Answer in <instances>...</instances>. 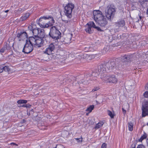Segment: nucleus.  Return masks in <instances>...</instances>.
Returning <instances> with one entry per match:
<instances>
[{
  "label": "nucleus",
  "instance_id": "f257e3e1",
  "mask_svg": "<svg viewBox=\"0 0 148 148\" xmlns=\"http://www.w3.org/2000/svg\"><path fill=\"white\" fill-rule=\"evenodd\" d=\"M94 18L95 22L102 28H105L108 22L105 16L99 10H95L93 11Z\"/></svg>",
  "mask_w": 148,
  "mask_h": 148
},
{
  "label": "nucleus",
  "instance_id": "f03ea898",
  "mask_svg": "<svg viewBox=\"0 0 148 148\" xmlns=\"http://www.w3.org/2000/svg\"><path fill=\"white\" fill-rule=\"evenodd\" d=\"M55 22L53 17L50 16H46L40 17L38 23L41 27L45 28L52 26Z\"/></svg>",
  "mask_w": 148,
  "mask_h": 148
},
{
  "label": "nucleus",
  "instance_id": "7ed1b4c3",
  "mask_svg": "<svg viewBox=\"0 0 148 148\" xmlns=\"http://www.w3.org/2000/svg\"><path fill=\"white\" fill-rule=\"evenodd\" d=\"M114 65V62H104L103 64H101L99 65L98 66V73L96 72L95 73V72L92 73V75H99V74H101V76L103 75V74H105V73L106 72V69L107 67L108 70H111V66H113Z\"/></svg>",
  "mask_w": 148,
  "mask_h": 148
},
{
  "label": "nucleus",
  "instance_id": "20e7f679",
  "mask_svg": "<svg viewBox=\"0 0 148 148\" xmlns=\"http://www.w3.org/2000/svg\"><path fill=\"white\" fill-rule=\"evenodd\" d=\"M44 34L39 36H30L28 38V40L30 43L33 44L35 46L40 47L43 45L44 42L43 38L45 37Z\"/></svg>",
  "mask_w": 148,
  "mask_h": 148
},
{
  "label": "nucleus",
  "instance_id": "39448f33",
  "mask_svg": "<svg viewBox=\"0 0 148 148\" xmlns=\"http://www.w3.org/2000/svg\"><path fill=\"white\" fill-rule=\"evenodd\" d=\"M49 35L53 39L58 40L61 37V34L56 26H52L50 29Z\"/></svg>",
  "mask_w": 148,
  "mask_h": 148
},
{
  "label": "nucleus",
  "instance_id": "423d86ee",
  "mask_svg": "<svg viewBox=\"0 0 148 148\" xmlns=\"http://www.w3.org/2000/svg\"><path fill=\"white\" fill-rule=\"evenodd\" d=\"M116 12L115 7L113 5H108L105 10V15L108 19L114 17Z\"/></svg>",
  "mask_w": 148,
  "mask_h": 148
},
{
  "label": "nucleus",
  "instance_id": "0eeeda50",
  "mask_svg": "<svg viewBox=\"0 0 148 148\" xmlns=\"http://www.w3.org/2000/svg\"><path fill=\"white\" fill-rule=\"evenodd\" d=\"M74 6L73 4L70 3H68L64 8V14L68 19H70L72 17V12Z\"/></svg>",
  "mask_w": 148,
  "mask_h": 148
},
{
  "label": "nucleus",
  "instance_id": "6e6552de",
  "mask_svg": "<svg viewBox=\"0 0 148 148\" xmlns=\"http://www.w3.org/2000/svg\"><path fill=\"white\" fill-rule=\"evenodd\" d=\"M101 78L104 81L109 83H116L117 82V79L114 75L108 76L105 74H103L101 76Z\"/></svg>",
  "mask_w": 148,
  "mask_h": 148
},
{
  "label": "nucleus",
  "instance_id": "1a4fd4ad",
  "mask_svg": "<svg viewBox=\"0 0 148 148\" xmlns=\"http://www.w3.org/2000/svg\"><path fill=\"white\" fill-rule=\"evenodd\" d=\"M33 49V44L28 43L27 40L22 50V52L25 54H29L31 53Z\"/></svg>",
  "mask_w": 148,
  "mask_h": 148
},
{
  "label": "nucleus",
  "instance_id": "9d476101",
  "mask_svg": "<svg viewBox=\"0 0 148 148\" xmlns=\"http://www.w3.org/2000/svg\"><path fill=\"white\" fill-rule=\"evenodd\" d=\"M110 62H114V66H111V70L112 71H116V70H121L125 67L124 63L122 62H121L117 64H116L115 62L114 61H111Z\"/></svg>",
  "mask_w": 148,
  "mask_h": 148
},
{
  "label": "nucleus",
  "instance_id": "9b49d317",
  "mask_svg": "<svg viewBox=\"0 0 148 148\" xmlns=\"http://www.w3.org/2000/svg\"><path fill=\"white\" fill-rule=\"evenodd\" d=\"M141 109L142 117H145L148 115V101H146L143 103Z\"/></svg>",
  "mask_w": 148,
  "mask_h": 148
},
{
  "label": "nucleus",
  "instance_id": "f8f14e48",
  "mask_svg": "<svg viewBox=\"0 0 148 148\" xmlns=\"http://www.w3.org/2000/svg\"><path fill=\"white\" fill-rule=\"evenodd\" d=\"M55 47V46L53 44L51 43L48 45L45 50L43 51V52L44 53L50 55L51 54H53L52 52H54Z\"/></svg>",
  "mask_w": 148,
  "mask_h": 148
},
{
  "label": "nucleus",
  "instance_id": "ddd939ff",
  "mask_svg": "<svg viewBox=\"0 0 148 148\" xmlns=\"http://www.w3.org/2000/svg\"><path fill=\"white\" fill-rule=\"evenodd\" d=\"M43 31L44 29H34L32 32L33 34V36H41L42 33L44 34Z\"/></svg>",
  "mask_w": 148,
  "mask_h": 148
},
{
  "label": "nucleus",
  "instance_id": "4468645a",
  "mask_svg": "<svg viewBox=\"0 0 148 148\" xmlns=\"http://www.w3.org/2000/svg\"><path fill=\"white\" fill-rule=\"evenodd\" d=\"M133 57V55H125L121 56V60L122 62L124 63L125 62H128L132 60Z\"/></svg>",
  "mask_w": 148,
  "mask_h": 148
},
{
  "label": "nucleus",
  "instance_id": "2eb2a0df",
  "mask_svg": "<svg viewBox=\"0 0 148 148\" xmlns=\"http://www.w3.org/2000/svg\"><path fill=\"white\" fill-rule=\"evenodd\" d=\"M121 40H123L125 42V45L130 44L132 43V41L127 39L128 38V35L126 34H123L121 35Z\"/></svg>",
  "mask_w": 148,
  "mask_h": 148
},
{
  "label": "nucleus",
  "instance_id": "dca6fc26",
  "mask_svg": "<svg viewBox=\"0 0 148 148\" xmlns=\"http://www.w3.org/2000/svg\"><path fill=\"white\" fill-rule=\"evenodd\" d=\"M125 22L124 20H121L115 23V25L116 27V29H118L117 27L119 28L124 26Z\"/></svg>",
  "mask_w": 148,
  "mask_h": 148
},
{
  "label": "nucleus",
  "instance_id": "f3484780",
  "mask_svg": "<svg viewBox=\"0 0 148 148\" xmlns=\"http://www.w3.org/2000/svg\"><path fill=\"white\" fill-rule=\"evenodd\" d=\"M27 102V101L25 100H19L17 101V103L18 104H23L21 106L23 107H25V104Z\"/></svg>",
  "mask_w": 148,
  "mask_h": 148
},
{
  "label": "nucleus",
  "instance_id": "a211bd4d",
  "mask_svg": "<svg viewBox=\"0 0 148 148\" xmlns=\"http://www.w3.org/2000/svg\"><path fill=\"white\" fill-rule=\"evenodd\" d=\"M85 30L87 33L90 34L92 33L93 32V30H92V28L86 25L85 26Z\"/></svg>",
  "mask_w": 148,
  "mask_h": 148
},
{
  "label": "nucleus",
  "instance_id": "6ab92c4d",
  "mask_svg": "<svg viewBox=\"0 0 148 148\" xmlns=\"http://www.w3.org/2000/svg\"><path fill=\"white\" fill-rule=\"evenodd\" d=\"M30 15L29 13H26L24 15L22 16L20 18V20L23 21L26 20Z\"/></svg>",
  "mask_w": 148,
  "mask_h": 148
},
{
  "label": "nucleus",
  "instance_id": "aec40b11",
  "mask_svg": "<svg viewBox=\"0 0 148 148\" xmlns=\"http://www.w3.org/2000/svg\"><path fill=\"white\" fill-rule=\"evenodd\" d=\"M104 124V122L103 121H99L97 124H96L95 128L98 129L101 127Z\"/></svg>",
  "mask_w": 148,
  "mask_h": 148
},
{
  "label": "nucleus",
  "instance_id": "412c9836",
  "mask_svg": "<svg viewBox=\"0 0 148 148\" xmlns=\"http://www.w3.org/2000/svg\"><path fill=\"white\" fill-rule=\"evenodd\" d=\"M133 123L131 122H129L128 123V127L129 130L130 131H132L133 130Z\"/></svg>",
  "mask_w": 148,
  "mask_h": 148
},
{
  "label": "nucleus",
  "instance_id": "4be33fe9",
  "mask_svg": "<svg viewBox=\"0 0 148 148\" xmlns=\"http://www.w3.org/2000/svg\"><path fill=\"white\" fill-rule=\"evenodd\" d=\"M86 25L92 28V27L94 28L95 26V23L92 21L90 22L87 24Z\"/></svg>",
  "mask_w": 148,
  "mask_h": 148
},
{
  "label": "nucleus",
  "instance_id": "5701e85b",
  "mask_svg": "<svg viewBox=\"0 0 148 148\" xmlns=\"http://www.w3.org/2000/svg\"><path fill=\"white\" fill-rule=\"evenodd\" d=\"M94 108V106L93 105L90 106L89 107L86 109V111L89 112V113L91 112Z\"/></svg>",
  "mask_w": 148,
  "mask_h": 148
},
{
  "label": "nucleus",
  "instance_id": "b1692460",
  "mask_svg": "<svg viewBox=\"0 0 148 148\" xmlns=\"http://www.w3.org/2000/svg\"><path fill=\"white\" fill-rule=\"evenodd\" d=\"M113 37H114L115 39H117L119 40L121 39V35L120 34H118L117 35L115 34L113 36Z\"/></svg>",
  "mask_w": 148,
  "mask_h": 148
},
{
  "label": "nucleus",
  "instance_id": "393cba45",
  "mask_svg": "<svg viewBox=\"0 0 148 148\" xmlns=\"http://www.w3.org/2000/svg\"><path fill=\"white\" fill-rule=\"evenodd\" d=\"M147 137V134L145 133L144 132V134L142 136H141L139 139V141H142L143 140L146 138Z\"/></svg>",
  "mask_w": 148,
  "mask_h": 148
},
{
  "label": "nucleus",
  "instance_id": "a878e982",
  "mask_svg": "<svg viewBox=\"0 0 148 148\" xmlns=\"http://www.w3.org/2000/svg\"><path fill=\"white\" fill-rule=\"evenodd\" d=\"M3 71L9 72L10 70V69L8 66H5L2 68Z\"/></svg>",
  "mask_w": 148,
  "mask_h": 148
},
{
  "label": "nucleus",
  "instance_id": "bb28decb",
  "mask_svg": "<svg viewBox=\"0 0 148 148\" xmlns=\"http://www.w3.org/2000/svg\"><path fill=\"white\" fill-rule=\"evenodd\" d=\"M26 33L25 32H21L19 33H18L16 35V37H18V38H20L22 36V35L23 34H26Z\"/></svg>",
  "mask_w": 148,
  "mask_h": 148
},
{
  "label": "nucleus",
  "instance_id": "cd10ccee",
  "mask_svg": "<svg viewBox=\"0 0 148 148\" xmlns=\"http://www.w3.org/2000/svg\"><path fill=\"white\" fill-rule=\"evenodd\" d=\"M107 112L108 115L112 119L113 118L114 116V114H113L110 110H107Z\"/></svg>",
  "mask_w": 148,
  "mask_h": 148
},
{
  "label": "nucleus",
  "instance_id": "c85d7f7f",
  "mask_svg": "<svg viewBox=\"0 0 148 148\" xmlns=\"http://www.w3.org/2000/svg\"><path fill=\"white\" fill-rule=\"evenodd\" d=\"M94 28L95 29L99 32H101L103 31V30L102 29H101L100 27H99L96 26V25Z\"/></svg>",
  "mask_w": 148,
  "mask_h": 148
},
{
  "label": "nucleus",
  "instance_id": "c756f323",
  "mask_svg": "<svg viewBox=\"0 0 148 148\" xmlns=\"http://www.w3.org/2000/svg\"><path fill=\"white\" fill-rule=\"evenodd\" d=\"M5 46V49L7 50H9L11 48L9 46V45L7 43L4 45V46Z\"/></svg>",
  "mask_w": 148,
  "mask_h": 148
},
{
  "label": "nucleus",
  "instance_id": "7c9ffc66",
  "mask_svg": "<svg viewBox=\"0 0 148 148\" xmlns=\"http://www.w3.org/2000/svg\"><path fill=\"white\" fill-rule=\"evenodd\" d=\"M5 47L3 46L1 49H0V52L1 53H3L5 51Z\"/></svg>",
  "mask_w": 148,
  "mask_h": 148
},
{
  "label": "nucleus",
  "instance_id": "2f4dec72",
  "mask_svg": "<svg viewBox=\"0 0 148 148\" xmlns=\"http://www.w3.org/2000/svg\"><path fill=\"white\" fill-rule=\"evenodd\" d=\"M99 89V88L98 86H95L94 88L92 89V91L94 92L98 90Z\"/></svg>",
  "mask_w": 148,
  "mask_h": 148
},
{
  "label": "nucleus",
  "instance_id": "473e14b6",
  "mask_svg": "<svg viewBox=\"0 0 148 148\" xmlns=\"http://www.w3.org/2000/svg\"><path fill=\"white\" fill-rule=\"evenodd\" d=\"M143 96L146 98H148V91L145 92L143 94Z\"/></svg>",
  "mask_w": 148,
  "mask_h": 148
},
{
  "label": "nucleus",
  "instance_id": "72a5a7b5",
  "mask_svg": "<svg viewBox=\"0 0 148 148\" xmlns=\"http://www.w3.org/2000/svg\"><path fill=\"white\" fill-rule=\"evenodd\" d=\"M136 148H146L145 146L141 144L138 145Z\"/></svg>",
  "mask_w": 148,
  "mask_h": 148
},
{
  "label": "nucleus",
  "instance_id": "f704fd0d",
  "mask_svg": "<svg viewBox=\"0 0 148 148\" xmlns=\"http://www.w3.org/2000/svg\"><path fill=\"white\" fill-rule=\"evenodd\" d=\"M139 2L141 5H142L143 4H144L145 2L147 1H145V0H139Z\"/></svg>",
  "mask_w": 148,
  "mask_h": 148
},
{
  "label": "nucleus",
  "instance_id": "c9c22d12",
  "mask_svg": "<svg viewBox=\"0 0 148 148\" xmlns=\"http://www.w3.org/2000/svg\"><path fill=\"white\" fill-rule=\"evenodd\" d=\"M28 28L29 30H30V31L32 32V30L33 29H34L33 28V27L32 26V24L31 25H29L28 26Z\"/></svg>",
  "mask_w": 148,
  "mask_h": 148
},
{
  "label": "nucleus",
  "instance_id": "e433bc0d",
  "mask_svg": "<svg viewBox=\"0 0 148 148\" xmlns=\"http://www.w3.org/2000/svg\"><path fill=\"white\" fill-rule=\"evenodd\" d=\"M107 144L105 143H103L102 145L101 148H106Z\"/></svg>",
  "mask_w": 148,
  "mask_h": 148
},
{
  "label": "nucleus",
  "instance_id": "4c0bfd02",
  "mask_svg": "<svg viewBox=\"0 0 148 148\" xmlns=\"http://www.w3.org/2000/svg\"><path fill=\"white\" fill-rule=\"evenodd\" d=\"M78 142H81L82 141V138H75Z\"/></svg>",
  "mask_w": 148,
  "mask_h": 148
},
{
  "label": "nucleus",
  "instance_id": "58836bf2",
  "mask_svg": "<svg viewBox=\"0 0 148 148\" xmlns=\"http://www.w3.org/2000/svg\"><path fill=\"white\" fill-rule=\"evenodd\" d=\"M138 15H139V19H138V21H137L136 22H138L139 21V19L140 21L143 20V17H142L141 16H140V15H139V14Z\"/></svg>",
  "mask_w": 148,
  "mask_h": 148
},
{
  "label": "nucleus",
  "instance_id": "ea45409f",
  "mask_svg": "<svg viewBox=\"0 0 148 148\" xmlns=\"http://www.w3.org/2000/svg\"><path fill=\"white\" fill-rule=\"evenodd\" d=\"M22 9L21 8H19L17 10V12L18 13H21L22 12Z\"/></svg>",
  "mask_w": 148,
  "mask_h": 148
},
{
  "label": "nucleus",
  "instance_id": "a19ab883",
  "mask_svg": "<svg viewBox=\"0 0 148 148\" xmlns=\"http://www.w3.org/2000/svg\"><path fill=\"white\" fill-rule=\"evenodd\" d=\"M25 107L27 108H29L31 106V105L29 104H25Z\"/></svg>",
  "mask_w": 148,
  "mask_h": 148
},
{
  "label": "nucleus",
  "instance_id": "79ce46f5",
  "mask_svg": "<svg viewBox=\"0 0 148 148\" xmlns=\"http://www.w3.org/2000/svg\"><path fill=\"white\" fill-rule=\"evenodd\" d=\"M145 89L147 90H148V83L145 85Z\"/></svg>",
  "mask_w": 148,
  "mask_h": 148
},
{
  "label": "nucleus",
  "instance_id": "37998d69",
  "mask_svg": "<svg viewBox=\"0 0 148 148\" xmlns=\"http://www.w3.org/2000/svg\"><path fill=\"white\" fill-rule=\"evenodd\" d=\"M138 42H133V44H136V46H134V47H135V48H136L137 47V46H138V45H137V44L138 43Z\"/></svg>",
  "mask_w": 148,
  "mask_h": 148
},
{
  "label": "nucleus",
  "instance_id": "c03bdc74",
  "mask_svg": "<svg viewBox=\"0 0 148 148\" xmlns=\"http://www.w3.org/2000/svg\"><path fill=\"white\" fill-rule=\"evenodd\" d=\"M122 111H123V113L124 114V115H125L126 113V110H125L123 108H122Z\"/></svg>",
  "mask_w": 148,
  "mask_h": 148
},
{
  "label": "nucleus",
  "instance_id": "a18cd8bd",
  "mask_svg": "<svg viewBox=\"0 0 148 148\" xmlns=\"http://www.w3.org/2000/svg\"><path fill=\"white\" fill-rule=\"evenodd\" d=\"M91 47H86L85 48V50H86V51H88V50H89L90 49V48H91Z\"/></svg>",
  "mask_w": 148,
  "mask_h": 148
},
{
  "label": "nucleus",
  "instance_id": "49530a36",
  "mask_svg": "<svg viewBox=\"0 0 148 148\" xmlns=\"http://www.w3.org/2000/svg\"><path fill=\"white\" fill-rule=\"evenodd\" d=\"M136 147V145L135 144H132L131 145V147H131L130 148H135Z\"/></svg>",
  "mask_w": 148,
  "mask_h": 148
},
{
  "label": "nucleus",
  "instance_id": "de8ad7c7",
  "mask_svg": "<svg viewBox=\"0 0 148 148\" xmlns=\"http://www.w3.org/2000/svg\"><path fill=\"white\" fill-rule=\"evenodd\" d=\"M83 58H84V57L86 58H87L88 56V55H86V54H84L83 55Z\"/></svg>",
  "mask_w": 148,
  "mask_h": 148
},
{
  "label": "nucleus",
  "instance_id": "09e8293b",
  "mask_svg": "<svg viewBox=\"0 0 148 148\" xmlns=\"http://www.w3.org/2000/svg\"><path fill=\"white\" fill-rule=\"evenodd\" d=\"M92 74L91 75V76H92ZM97 75L96 76H95V75H94V76H95V77L96 76H97ZM96 78V77H94V79H92V80H93V81H95V80H96V78Z\"/></svg>",
  "mask_w": 148,
  "mask_h": 148
},
{
  "label": "nucleus",
  "instance_id": "8fccbe9b",
  "mask_svg": "<svg viewBox=\"0 0 148 148\" xmlns=\"http://www.w3.org/2000/svg\"><path fill=\"white\" fill-rule=\"evenodd\" d=\"M62 21L63 22L65 23H67L68 22V21L67 20H62Z\"/></svg>",
  "mask_w": 148,
  "mask_h": 148
},
{
  "label": "nucleus",
  "instance_id": "3c124183",
  "mask_svg": "<svg viewBox=\"0 0 148 148\" xmlns=\"http://www.w3.org/2000/svg\"><path fill=\"white\" fill-rule=\"evenodd\" d=\"M3 71L2 68L0 67V73L2 72Z\"/></svg>",
  "mask_w": 148,
  "mask_h": 148
},
{
  "label": "nucleus",
  "instance_id": "603ef678",
  "mask_svg": "<svg viewBox=\"0 0 148 148\" xmlns=\"http://www.w3.org/2000/svg\"><path fill=\"white\" fill-rule=\"evenodd\" d=\"M26 122V120H24V119H23L22 120V121H21V123H25V122Z\"/></svg>",
  "mask_w": 148,
  "mask_h": 148
},
{
  "label": "nucleus",
  "instance_id": "864d4df0",
  "mask_svg": "<svg viewBox=\"0 0 148 148\" xmlns=\"http://www.w3.org/2000/svg\"><path fill=\"white\" fill-rule=\"evenodd\" d=\"M147 14L148 15V8L147 10Z\"/></svg>",
  "mask_w": 148,
  "mask_h": 148
},
{
  "label": "nucleus",
  "instance_id": "5fc2aeb1",
  "mask_svg": "<svg viewBox=\"0 0 148 148\" xmlns=\"http://www.w3.org/2000/svg\"><path fill=\"white\" fill-rule=\"evenodd\" d=\"M146 55H147V56H148V51H147L146 52Z\"/></svg>",
  "mask_w": 148,
  "mask_h": 148
},
{
  "label": "nucleus",
  "instance_id": "6e6d98bb",
  "mask_svg": "<svg viewBox=\"0 0 148 148\" xmlns=\"http://www.w3.org/2000/svg\"><path fill=\"white\" fill-rule=\"evenodd\" d=\"M147 145L148 146V139H147Z\"/></svg>",
  "mask_w": 148,
  "mask_h": 148
},
{
  "label": "nucleus",
  "instance_id": "4d7b16f0",
  "mask_svg": "<svg viewBox=\"0 0 148 148\" xmlns=\"http://www.w3.org/2000/svg\"><path fill=\"white\" fill-rule=\"evenodd\" d=\"M8 11H9V10H6L5 11V12H8Z\"/></svg>",
  "mask_w": 148,
  "mask_h": 148
},
{
  "label": "nucleus",
  "instance_id": "13d9d810",
  "mask_svg": "<svg viewBox=\"0 0 148 148\" xmlns=\"http://www.w3.org/2000/svg\"><path fill=\"white\" fill-rule=\"evenodd\" d=\"M146 44H148V41L147 40L146 41Z\"/></svg>",
  "mask_w": 148,
  "mask_h": 148
},
{
  "label": "nucleus",
  "instance_id": "bf43d9fd",
  "mask_svg": "<svg viewBox=\"0 0 148 148\" xmlns=\"http://www.w3.org/2000/svg\"><path fill=\"white\" fill-rule=\"evenodd\" d=\"M72 34H71L70 35V36H71H71H72Z\"/></svg>",
  "mask_w": 148,
  "mask_h": 148
},
{
  "label": "nucleus",
  "instance_id": "052dcab7",
  "mask_svg": "<svg viewBox=\"0 0 148 148\" xmlns=\"http://www.w3.org/2000/svg\"><path fill=\"white\" fill-rule=\"evenodd\" d=\"M116 28H115V31H116ZM116 31H118L117 30H117H116Z\"/></svg>",
  "mask_w": 148,
  "mask_h": 148
},
{
  "label": "nucleus",
  "instance_id": "680f3d73",
  "mask_svg": "<svg viewBox=\"0 0 148 148\" xmlns=\"http://www.w3.org/2000/svg\"><path fill=\"white\" fill-rule=\"evenodd\" d=\"M13 143L15 145H16V144L15 143Z\"/></svg>",
  "mask_w": 148,
  "mask_h": 148
},
{
  "label": "nucleus",
  "instance_id": "e2e57ef3",
  "mask_svg": "<svg viewBox=\"0 0 148 148\" xmlns=\"http://www.w3.org/2000/svg\"><path fill=\"white\" fill-rule=\"evenodd\" d=\"M88 115V113H87L86 114V115Z\"/></svg>",
  "mask_w": 148,
  "mask_h": 148
},
{
  "label": "nucleus",
  "instance_id": "0e129e2a",
  "mask_svg": "<svg viewBox=\"0 0 148 148\" xmlns=\"http://www.w3.org/2000/svg\"><path fill=\"white\" fill-rule=\"evenodd\" d=\"M54 148H57V146L54 147Z\"/></svg>",
  "mask_w": 148,
  "mask_h": 148
},
{
  "label": "nucleus",
  "instance_id": "69168bd1",
  "mask_svg": "<svg viewBox=\"0 0 148 148\" xmlns=\"http://www.w3.org/2000/svg\"><path fill=\"white\" fill-rule=\"evenodd\" d=\"M145 1H148V0H145Z\"/></svg>",
  "mask_w": 148,
  "mask_h": 148
},
{
  "label": "nucleus",
  "instance_id": "338daca9",
  "mask_svg": "<svg viewBox=\"0 0 148 148\" xmlns=\"http://www.w3.org/2000/svg\"><path fill=\"white\" fill-rule=\"evenodd\" d=\"M124 43L123 44H122V45H123L124 44Z\"/></svg>",
  "mask_w": 148,
  "mask_h": 148
},
{
  "label": "nucleus",
  "instance_id": "774afa93",
  "mask_svg": "<svg viewBox=\"0 0 148 148\" xmlns=\"http://www.w3.org/2000/svg\"><path fill=\"white\" fill-rule=\"evenodd\" d=\"M147 125H148V123H147Z\"/></svg>",
  "mask_w": 148,
  "mask_h": 148
}]
</instances>
